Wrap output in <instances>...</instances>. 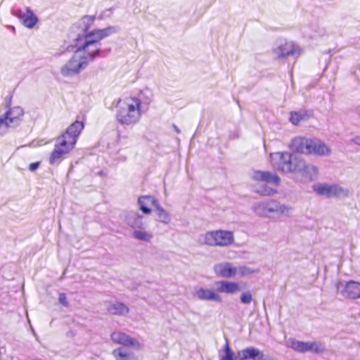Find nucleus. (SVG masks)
<instances>
[{
	"mask_svg": "<svg viewBox=\"0 0 360 360\" xmlns=\"http://www.w3.org/2000/svg\"><path fill=\"white\" fill-rule=\"evenodd\" d=\"M260 350L254 347H246L237 352V357L239 360H257L259 355Z\"/></svg>",
	"mask_w": 360,
	"mask_h": 360,
	"instance_id": "5701e85b",
	"label": "nucleus"
},
{
	"mask_svg": "<svg viewBox=\"0 0 360 360\" xmlns=\"http://www.w3.org/2000/svg\"><path fill=\"white\" fill-rule=\"evenodd\" d=\"M84 123L82 122L77 120L70 124L65 132L58 138L60 139V140L64 139L67 143L75 147L77 138L82 130L84 129Z\"/></svg>",
	"mask_w": 360,
	"mask_h": 360,
	"instance_id": "4468645a",
	"label": "nucleus"
},
{
	"mask_svg": "<svg viewBox=\"0 0 360 360\" xmlns=\"http://www.w3.org/2000/svg\"><path fill=\"white\" fill-rule=\"evenodd\" d=\"M195 295L198 298L201 300L214 301L217 302H221V297L217 293L209 289L200 288L196 290Z\"/></svg>",
	"mask_w": 360,
	"mask_h": 360,
	"instance_id": "4be33fe9",
	"label": "nucleus"
},
{
	"mask_svg": "<svg viewBox=\"0 0 360 360\" xmlns=\"http://www.w3.org/2000/svg\"><path fill=\"white\" fill-rule=\"evenodd\" d=\"M154 211L155 212L158 220L160 222L168 224L171 221L170 214L165 210L160 203L155 207Z\"/></svg>",
	"mask_w": 360,
	"mask_h": 360,
	"instance_id": "bb28decb",
	"label": "nucleus"
},
{
	"mask_svg": "<svg viewBox=\"0 0 360 360\" xmlns=\"http://www.w3.org/2000/svg\"><path fill=\"white\" fill-rule=\"evenodd\" d=\"M108 312L113 315L123 316L129 313V307L122 302H110L107 307Z\"/></svg>",
	"mask_w": 360,
	"mask_h": 360,
	"instance_id": "393cba45",
	"label": "nucleus"
},
{
	"mask_svg": "<svg viewBox=\"0 0 360 360\" xmlns=\"http://www.w3.org/2000/svg\"><path fill=\"white\" fill-rule=\"evenodd\" d=\"M73 148V146L67 143L64 139L60 140L58 138L57 143L49 157V164L51 165L59 164L63 160V155L68 153Z\"/></svg>",
	"mask_w": 360,
	"mask_h": 360,
	"instance_id": "f8f14e48",
	"label": "nucleus"
},
{
	"mask_svg": "<svg viewBox=\"0 0 360 360\" xmlns=\"http://www.w3.org/2000/svg\"><path fill=\"white\" fill-rule=\"evenodd\" d=\"M120 30V27L117 26H109L104 29H96V32L98 33V39H103L113 34L118 32Z\"/></svg>",
	"mask_w": 360,
	"mask_h": 360,
	"instance_id": "cd10ccee",
	"label": "nucleus"
},
{
	"mask_svg": "<svg viewBox=\"0 0 360 360\" xmlns=\"http://www.w3.org/2000/svg\"><path fill=\"white\" fill-rule=\"evenodd\" d=\"M214 285L216 290L221 293L233 294L240 290L238 283L229 281H219Z\"/></svg>",
	"mask_w": 360,
	"mask_h": 360,
	"instance_id": "aec40b11",
	"label": "nucleus"
},
{
	"mask_svg": "<svg viewBox=\"0 0 360 360\" xmlns=\"http://www.w3.org/2000/svg\"><path fill=\"white\" fill-rule=\"evenodd\" d=\"M300 157L290 152H276L270 154L273 167L283 174H292Z\"/></svg>",
	"mask_w": 360,
	"mask_h": 360,
	"instance_id": "39448f33",
	"label": "nucleus"
},
{
	"mask_svg": "<svg viewBox=\"0 0 360 360\" xmlns=\"http://www.w3.org/2000/svg\"><path fill=\"white\" fill-rule=\"evenodd\" d=\"M143 216L137 212H130L127 217V223L133 229H141L143 226Z\"/></svg>",
	"mask_w": 360,
	"mask_h": 360,
	"instance_id": "a878e982",
	"label": "nucleus"
},
{
	"mask_svg": "<svg viewBox=\"0 0 360 360\" xmlns=\"http://www.w3.org/2000/svg\"><path fill=\"white\" fill-rule=\"evenodd\" d=\"M89 26H86L85 34H78L75 39V46H79V50L86 52L90 61H92L100 55L101 48L98 46V44L100 45L101 39H98L96 29L87 32Z\"/></svg>",
	"mask_w": 360,
	"mask_h": 360,
	"instance_id": "f03ea898",
	"label": "nucleus"
},
{
	"mask_svg": "<svg viewBox=\"0 0 360 360\" xmlns=\"http://www.w3.org/2000/svg\"><path fill=\"white\" fill-rule=\"evenodd\" d=\"M132 236L134 238L142 241H149L153 238L152 234L145 231L143 227L134 230Z\"/></svg>",
	"mask_w": 360,
	"mask_h": 360,
	"instance_id": "c85d7f7f",
	"label": "nucleus"
},
{
	"mask_svg": "<svg viewBox=\"0 0 360 360\" xmlns=\"http://www.w3.org/2000/svg\"><path fill=\"white\" fill-rule=\"evenodd\" d=\"M172 127L174 128V129L175 130V131L177 133V134H179L181 132L180 129L178 128V127L176 125H175L174 124H172Z\"/></svg>",
	"mask_w": 360,
	"mask_h": 360,
	"instance_id": "a19ab883",
	"label": "nucleus"
},
{
	"mask_svg": "<svg viewBox=\"0 0 360 360\" xmlns=\"http://www.w3.org/2000/svg\"><path fill=\"white\" fill-rule=\"evenodd\" d=\"M322 350H323V349H319V348L318 347V346L316 345V352H319L322 351Z\"/></svg>",
	"mask_w": 360,
	"mask_h": 360,
	"instance_id": "37998d69",
	"label": "nucleus"
},
{
	"mask_svg": "<svg viewBox=\"0 0 360 360\" xmlns=\"http://www.w3.org/2000/svg\"><path fill=\"white\" fill-rule=\"evenodd\" d=\"M111 340L116 344L122 345L124 346H131L137 349L143 347V345L127 334L121 331H115L110 335Z\"/></svg>",
	"mask_w": 360,
	"mask_h": 360,
	"instance_id": "dca6fc26",
	"label": "nucleus"
},
{
	"mask_svg": "<svg viewBox=\"0 0 360 360\" xmlns=\"http://www.w3.org/2000/svg\"><path fill=\"white\" fill-rule=\"evenodd\" d=\"M13 13L27 28H32L39 20L37 16L29 7H25L23 9H15L13 11Z\"/></svg>",
	"mask_w": 360,
	"mask_h": 360,
	"instance_id": "2eb2a0df",
	"label": "nucleus"
},
{
	"mask_svg": "<svg viewBox=\"0 0 360 360\" xmlns=\"http://www.w3.org/2000/svg\"><path fill=\"white\" fill-rule=\"evenodd\" d=\"M137 202L139 206V210L143 214H149L152 212V209L150 207L153 206L155 208V207L159 203V201L154 196L146 195L140 196L138 198Z\"/></svg>",
	"mask_w": 360,
	"mask_h": 360,
	"instance_id": "6ab92c4d",
	"label": "nucleus"
},
{
	"mask_svg": "<svg viewBox=\"0 0 360 360\" xmlns=\"http://www.w3.org/2000/svg\"><path fill=\"white\" fill-rule=\"evenodd\" d=\"M286 207L276 200L255 202L252 205L255 214L259 217H269L271 214H284Z\"/></svg>",
	"mask_w": 360,
	"mask_h": 360,
	"instance_id": "6e6552de",
	"label": "nucleus"
},
{
	"mask_svg": "<svg viewBox=\"0 0 360 360\" xmlns=\"http://www.w3.org/2000/svg\"><path fill=\"white\" fill-rule=\"evenodd\" d=\"M338 292L344 297L348 299L360 298V283L350 281L340 283L337 285Z\"/></svg>",
	"mask_w": 360,
	"mask_h": 360,
	"instance_id": "ddd939ff",
	"label": "nucleus"
},
{
	"mask_svg": "<svg viewBox=\"0 0 360 360\" xmlns=\"http://www.w3.org/2000/svg\"><path fill=\"white\" fill-rule=\"evenodd\" d=\"M215 274L221 278H230L237 274L236 267L230 262H223L214 266Z\"/></svg>",
	"mask_w": 360,
	"mask_h": 360,
	"instance_id": "a211bd4d",
	"label": "nucleus"
},
{
	"mask_svg": "<svg viewBox=\"0 0 360 360\" xmlns=\"http://www.w3.org/2000/svg\"><path fill=\"white\" fill-rule=\"evenodd\" d=\"M94 49H95V46H91V47H90V51H93V50H94Z\"/></svg>",
	"mask_w": 360,
	"mask_h": 360,
	"instance_id": "c03bdc74",
	"label": "nucleus"
},
{
	"mask_svg": "<svg viewBox=\"0 0 360 360\" xmlns=\"http://www.w3.org/2000/svg\"><path fill=\"white\" fill-rule=\"evenodd\" d=\"M352 141H353L354 143H356V144H357V145L360 146V136H355V137L352 139Z\"/></svg>",
	"mask_w": 360,
	"mask_h": 360,
	"instance_id": "ea45409f",
	"label": "nucleus"
},
{
	"mask_svg": "<svg viewBox=\"0 0 360 360\" xmlns=\"http://www.w3.org/2000/svg\"><path fill=\"white\" fill-rule=\"evenodd\" d=\"M273 51L278 58L297 56L300 54L299 48L292 41H287L283 39L276 41Z\"/></svg>",
	"mask_w": 360,
	"mask_h": 360,
	"instance_id": "9b49d317",
	"label": "nucleus"
},
{
	"mask_svg": "<svg viewBox=\"0 0 360 360\" xmlns=\"http://www.w3.org/2000/svg\"><path fill=\"white\" fill-rule=\"evenodd\" d=\"M314 174L315 166L300 157L291 174V178L295 183L305 184L313 181Z\"/></svg>",
	"mask_w": 360,
	"mask_h": 360,
	"instance_id": "423d86ee",
	"label": "nucleus"
},
{
	"mask_svg": "<svg viewBox=\"0 0 360 360\" xmlns=\"http://www.w3.org/2000/svg\"><path fill=\"white\" fill-rule=\"evenodd\" d=\"M24 110L20 106L9 108V109L0 117V128L4 125L6 127L15 128L20 125Z\"/></svg>",
	"mask_w": 360,
	"mask_h": 360,
	"instance_id": "9d476101",
	"label": "nucleus"
},
{
	"mask_svg": "<svg viewBox=\"0 0 360 360\" xmlns=\"http://www.w3.org/2000/svg\"><path fill=\"white\" fill-rule=\"evenodd\" d=\"M316 193L326 198H345L349 196V191L338 184L326 183L316 184Z\"/></svg>",
	"mask_w": 360,
	"mask_h": 360,
	"instance_id": "1a4fd4ad",
	"label": "nucleus"
},
{
	"mask_svg": "<svg viewBox=\"0 0 360 360\" xmlns=\"http://www.w3.org/2000/svg\"><path fill=\"white\" fill-rule=\"evenodd\" d=\"M288 148L296 153L305 155L315 154V140L306 136H296L291 139Z\"/></svg>",
	"mask_w": 360,
	"mask_h": 360,
	"instance_id": "0eeeda50",
	"label": "nucleus"
},
{
	"mask_svg": "<svg viewBox=\"0 0 360 360\" xmlns=\"http://www.w3.org/2000/svg\"><path fill=\"white\" fill-rule=\"evenodd\" d=\"M115 103V101L113 103ZM116 119L122 125L137 123L141 116V101L137 97H129L116 101Z\"/></svg>",
	"mask_w": 360,
	"mask_h": 360,
	"instance_id": "f257e3e1",
	"label": "nucleus"
},
{
	"mask_svg": "<svg viewBox=\"0 0 360 360\" xmlns=\"http://www.w3.org/2000/svg\"><path fill=\"white\" fill-rule=\"evenodd\" d=\"M150 101H150V100H149V101L147 102V104H149Z\"/></svg>",
	"mask_w": 360,
	"mask_h": 360,
	"instance_id": "de8ad7c7",
	"label": "nucleus"
},
{
	"mask_svg": "<svg viewBox=\"0 0 360 360\" xmlns=\"http://www.w3.org/2000/svg\"><path fill=\"white\" fill-rule=\"evenodd\" d=\"M237 274L240 276H245L253 273V271L250 268L245 266H240L236 267Z\"/></svg>",
	"mask_w": 360,
	"mask_h": 360,
	"instance_id": "473e14b6",
	"label": "nucleus"
},
{
	"mask_svg": "<svg viewBox=\"0 0 360 360\" xmlns=\"http://www.w3.org/2000/svg\"><path fill=\"white\" fill-rule=\"evenodd\" d=\"M311 188H312L313 191H315V184L312 185Z\"/></svg>",
	"mask_w": 360,
	"mask_h": 360,
	"instance_id": "a18cd8bd",
	"label": "nucleus"
},
{
	"mask_svg": "<svg viewBox=\"0 0 360 360\" xmlns=\"http://www.w3.org/2000/svg\"><path fill=\"white\" fill-rule=\"evenodd\" d=\"M358 114L360 116V108L358 109Z\"/></svg>",
	"mask_w": 360,
	"mask_h": 360,
	"instance_id": "49530a36",
	"label": "nucleus"
},
{
	"mask_svg": "<svg viewBox=\"0 0 360 360\" xmlns=\"http://www.w3.org/2000/svg\"><path fill=\"white\" fill-rule=\"evenodd\" d=\"M224 351L225 354H233L234 353L229 347V341L226 339V343L224 346Z\"/></svg>",
	"mask_w": 360,
	"mask_h": 360,
	"instance_id": "58836bf2",
	"label": "nucleus"
},
{
	"mask_svg": "<svg viewBox=\"0 0 360 360\" xmlns=\"http://www.w3.org/2000/svg\"><path fill=\"white\" fill-rule=\"evenodd\" d=\"M237 358L238 357L236 356L235 353L225 354L219 360H236Z\"/></svg>",
	"mask_w": 360,
	"mask_h": 360,
	"instance_id": "c9c22d12",
	"label": "nucleus"
},
{
	"mask_svg": "<svg viewBox=\"0 0 360 360\" xmlns=\"http://www.w3.org/2000/svg\"><path fill=\"white\" fill-rule=\"evenodd\" d=\"M112 355L116 360H130L132 357L131 352H127L123 348L115 349L112 351Z\"/></svg>",
	"mask_w": 360,
	"mask_h": 360,
	"instance_id": "c756f323",
	"label": "nucleus"
},
{
	"mask_svg": "<svg viewBox=\"0 0 360 360\" xmlns=\"http://www.w3.org/2000/svg\"><path fill=\"white\" fill-rule=\"evenodd\" d=\"M39 165H40V162H32L29 165V169L31 172H34L39 168Z\"/></svg>",
	"mask_w": 360,
	"mask_h": 360,
	"instance_id": "4c0bfd02",
	"label": "nucleus"
},
{
	"mask_svg": "<svg viewBox=\"0 0 360 360\" xmlns=\"http://www.w3.org/2000/svg\"><path fill=\"white\" fill-rule=\"evenodd\" d=\"M312 116V110H300L298 112H291L290 122L294 125H298L302 121H306Z\"/></svg>",
	"mask_w": 360,
	"mask_h": 360,
	"instance_id": "b1692460",
	"label": "nucleus"
},
{
	"mask_svg": "<svg viewBox=\"0 0 360 360\" xmlns=\"http://www.w3.org/2000/svg\"><path fill=\"white\" fill-rule=\"evenodd\" d=\"M288 347L299 352L311 351L315 347V342H304L290 338L287 342Z\"/></svg>",
	"mask_w": 360,
	"mask_h": 360,
	"instance_id": "412c9836",
	"label": "nucleus"
},
{
	"mask_svg": "<svg viewBox=\"0 0 360 360\" xmlns=\"http://www.w3.org/2000/svg\"><path fill=\"white\" fill-rule=\"evenodd\" d=\"M252 179L255 181H263L278 186L281 183V178L276 173L269 171H254Z\"/></svg>",
	"mask_w": 360,
	"mask_h": 360,
	"instance_id": "f3484780",
	"label": "nucleus"
},
{
	"mask_svg": "<svg viewBox=\"0 0 360 360\" xmlns=\"http://www.w3.org/2000/svg\"><path fill=\"white\" fill-rule=\"evenodd\" d=\"M330 153V149L324 143H316V155L328 156Z\"/></svg>",
	"mask_w": 360,
	"mask_h": 360,
	"instance_id": "7c9ffc66",
	"label": "nucleus"
},
{
	"mask_svg": "<svg viewBox=\"0 0 360 360\" xmlns=\"http://www.w3.org/2000/svg\"><path fill=\"white\" fill-rule=\"evenodd\" d=\"M252 300V295L250 291L243 292L240 297V302L244 304H250Z\"/></svg>",
	"mask_w": 360,
	"mask_h": 360,
	"instance_id": "2f4dec72",
	"label": "nucleus"
},
{
	"mask_svg": "<svg viewBox=\"0 0 360 360\" xmlns=\"http://www.w3.org/2000/svg\"><path fill=\"white\" fill-rule=\"evenodd\" d=\"M257 360H277L276 359L268 355L264 354L261 350L259 352V355H258V358Z\"/></svg>",
	"mask_w": 360,
	"mask_h": 360,
	"instance_id": "f704fd0d",
	"label": "nucleus"
},
{
	"mask_svg": "<svg viewBox=\"0 0 360 360\" xmlns=\"http://www.w3.org/2000/svg\"><path fill=\"white\" fill-rule=\"evenodd\" d=\"M11 98H12V96H11L9 99H8V101H6L7 106H10L11 102Z\"/></svg>",
	"mask_w": 360,
	"mask_h": 360,
	"instance_id": "79ce46f5",
	"label": "nucleus"
},
{
	"mask_svg": "<svg viewBox=\"0 0 360 360\" xmlns=\"http://www.w3.org/2000/svg\"><path fill=\"white\" fill-rule=\"evenodd\" d=\"M200 243L211 247H226L234 242V235L231 231L215 230L209 231L200 234L198 238Z\"/></svg>",
	"mask_w": 360,
	"mask_h": 360,
	"instance_id": "7ed1b4c3",
	"label": "nucleus"
},
{
	"mask_svg": "<svg viewBox=\"0 0 360 360\" xmlns=\"http://www.w3.org/2000/svg\"><path fill=\"white\" fill-rule=\"evenodd\" d=\"M58 302L64 307H68V302L67 301V296L65 293L61 292L59 294Z\"/></svg>",
	"mask_w": 360,
	"mask_h": 360,
	"instance_id": "72a5a7b5",
	"label": "nucleus"
},
{
	"mask_svg": "<svg viewBox=\"0 0 360 360\" xmlns=\"http://www.w3.org/2000/svg\"><path fill=\"white\" fill-rule=\"evenodd\" d=\"M95 19L94 16L86 15L82 18L83 23H91Z\"/></svg>",
	"mask_w": 360,
	"mask_h": 360,
	"instance_id": "e433bc0d",
	"label": "nucleus"
},
{
	"mask_svg": "<svg viewBox=\"0 0 360 360\" xmlns=\"http://www.w3.org/2000/svg\"><path fill=\"white\" fill-rule=\"evenodd\" d=\"M89 60L87 53L83 50H79V46H77L74 55L61 68L60 73L66 77L77 75L87 67Z\"/></svg>",
	"mask_w": 360,
	"mask_h": 360,
	"instance_id": "20e7f679",
	"label": "nucleus"
}]
</instances>
